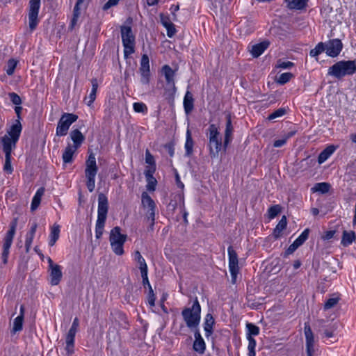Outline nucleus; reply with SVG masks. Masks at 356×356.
I'll return each instance as SVG.
<instances>
[{"label": "nucleus", "instance_id": "obj_1", "mask_svg": "<svg viewBox=\"0 0 356 356\" xmlns=\"http://www.w3.org/2000/svg\"><path fill=\"white\" fill-rule=\"evenodd\" d=\"M181 316L186 325L191 329L197 328L201 318V306L197 298H195L191 307H185L181 312Z\"/></svg>", "mask_w": 356, "mask_h": 356}, {"label": "nucleus", "instance_id": "obj_2", "mask_svg": "<svg viewBox=\"0 0 356 356\" xmlns=\"http://www.w3.org/2000/svg\"><path fill=\"white\" fill-rule=\"evenodd\" d=\"M108 210L107 197L104 193H99L98 195L97 220L95 225V235L97 239H99L103 234Z\"/></svg>", "mask_w": 356, "mask_h": 356}, {"label": "nucleus", "instance_id": "obj_3", "mask_svg": "<svg viewBox=\"0 0 356 356\" xmlns=\"http://www.w3.org/2000/svg\"><path fill=\"white\" fill-rule=\"evenodd\" d=\"M356 72L355 60H341L329 67L328 74L338 79Z\"/></svg>", "mask_w": 356, "mask_h": 356}, {"label": "nucleus", "instance_id": "obj_4", "mask_svg": "<svg viewBox=\"0 0 356 356\" xmlns=\"http://www.w3.org/2000/svg\"><path fill=\"white\" fill-rule=\"evenodd\" d=\"M141 198L142 204L146 209L145 219L146 222L149 223L147 231L152 232L154 230V225L155 223L156 204L152 198L146 192H143L142 193Z\"/></svg>", "mask_w": 356, "mask_h": 356}, {"label": "nucleus", "instance_id": "obj_5", "mask_svg": "<svg viewBox=\"0 0 356 356\" xmlns=\"http://www.w3.org/2000/svg\"><path fill=\"white\" fill-rule=\"evenodd\" d=\"M98 168L96 164V159L92 153L88 156L86 162L85 175L87 179L86 186L90 192H92L95 187V176L97 173Z\"/></svg>", "mask_w": 356, "mask_h": 356}, {"label": "nucleus", "instance_id": "obj_6", "mask_svg": "<svg viewBox=\"0 0 356 356\" xmlns=\"http://www.w3.org/2000/svg\"><path fill=\"white\" fill-rule=\"evenodd\" d=\"M120 232V227H115L111 229L109 237L112 250L117 255L124 254L123 245L127 238L126 234H122Z\"/></svg>", "mask_w": 356, "mask_h": 356}, {"label": "nucleus", "instance_id": "obj_7", "mask_svg": "<svg viewBox=\"0 0 356 356\" xmlns=\"http://www.w3.org/2000/svg\"><path fill=\"white\" fill-rule=\"evenodd\" d=\"M120 29L124 54L125 57H128L134 52L135 36L131 26H122Z\"/></svg>", "mask_w": 356, "mask_h": 356}, {"label": "nucleus", "instance_id": "obj_8", "mask_svg": "<svg viewBox=\"0 0 356 356\" xmlns=\"http://www.w3.org/2000/svg\"><path fill=\"white\" fill-rule=\"evenodd\" d=\"M17 225V218H14L10 224V229L7 232L3 239L2 260L4 264L8 262L10 248L12 245L13 240L15 234L16 227Z\"/></svg>", "mask_w": 356, "mask_h": 356}, {"label": "nucleus", "instance_id": "obj_9", "mask_svg": "<svg viewBox=\"0 0 356 356\" xmlns=\"http://www.w3.org/2000/svg\"><path fill=\"white\" fill-rule=\"evenodd\" d=\"M78 118L76 115L72 113H64L60 118L57 127L56 135L63 136L67 134L70 125Z\"/></svg>", "mask_w": 356, "mask_h": 356}, {"label": "nucleus", "instance_id": "obj_10", "mask_svg": "<svg viewBox=\"0 0 356 356\" xmlns=\"http://www.w3.org/2000/svg\"><path fill=\"white\" fill-rule=\"evenodd\" d=\"M227 252L229 256V270L231 274L232 282L235 284L239 272L238 255L232 246L228 248Z\"/></svg>", "mask_w": 356, "mask_h": 356}, {"label": "nucleus", "instance_id": "obj_11", "mask_svg": "<svg viewBox=\"0 0 356 356\" xmlns=\"http://www.w3.org/2000/svg\"><path fill=\"white\" fill-rule=\"evenodd\" d=\"M40 7V0L29 1V26L31 31L35 29L38 24V13Z\"/></svg>", "mask_w": 356, "mask_h": 356}, {"label": "nucleus", "instance_id": "obj_12", "mask_svg": "<svg viewBox=\"0 0 356 356\" xmlns=\"http://www.w3.org/2000/svg\"><path fill=\"white\" fill-rule=\"evenodd\" d=\"M140 73V82L144 85H148L149 82V60L146 54H143L141 58L140 67L139 69Z\"/></svg>", "mask_w": 356, "mask_h": 356}, {"label": "nucleus", "instance_id": "obj_13", "mask_svg": "<svg viewBox=\"0 0 356 356\" xmlns=\"http://www.w3.org/2000/svg\"><path fill=\"white\" fill-rule=\"evenodd\" d=\"M342 47V42L339 39L330 40L325 44L326 54L329 56L333 58L337 56L340 54Z\"/></svg>", "mask_w": 356, "mask_h": 356}, {"label": "nucleus", "instance_id": "obj_14", "mask_svg": "<svg viewBox=\"0 0 356 356\" xmlns=\"http://www.w3.org/2000/svg\"><path fill=\"white\" fill-rule=\"evenodd\" d=\"M304 331L306 339V350L307 356H312L314 351V337L311 327L308 323H305Z\"/></svg>", "mask_w": 356, "mask_h": 356}, {"label": "nucleus", "instance_id": "obj_15", "mask_svg": "<svg viewBox=\"0 0 356 356\" xmlns=\"http://www.w3.org/2000/svg\"><path fill=\"white\" fill-rule=\"evenodd\" d=\"M234 131V127L232 123L231 115L227 114L226 115V127L225 130V136H224V142H223V149L225 151L229 143L232 140V134Z\"/></svg>", "mask_w": 356, "mask_h": 356}, {"label": "nucleus", "instance_id": "obj_16", "mask_svg": "<svg viewBox=\"0 0 356 356\" xmlns=\"http://www.w3.org/2000/svg\"><path fill=\"white\" fill-rule=\"evenodd\" d=\"M159 16L162 25L167 29V35L169 38H172L176 33L175 25L171 22L168 16L163 13H161Z\"/></svg>", "mask_w": 356, "mask_h": 356}, {"label": "nucleus", "instance_id": "obj_17", "mask_svg": "<svg viewBox=\"0 0 356 356\" xmlns=\"http://www.w3.org/2000/svg\"><path fill=\"white\" fill-rule=\"evenodd\" d=\"M49 276H50V284L53 286L58 285L63 277V273L61 271V267L58 266H55L54 268L49 269Z\"/></svg>", "mask_w": 356, "mask_h": 356}, {"label": "nucleus", "instance_id": "obj_18", "mask_svg": "<svg viewBox=\"0 0 356 356\" xmlns=\"http://www.w3.org/2000/svg\"><path fill=\"white\" fill-rule=\"evenodd\" d=\"M3 145V151L5 155L11 154L12 150L15 148L17 141L10 138L8 135H5L1 138Z\"/></svg>", "mask_w": 356, "mask_h": 356}, {"label": "nucleus", "instance_id": "obj_19", "mask_svg": "<svg viewBox=\"0 0 356 356\" xmlns=\"http://www.w3.org/2000/svg\"><path fill=\"white\" fill-rule=\"evenodd\" d=\"M269 44L270 42L268 41H263L260 43L252 45L250 50L251 54L254 58L259 57L268 47Z\"/></svg>", "mask_w": 356, "mask_h": 356}, {"label": "nucleus", "instance_id": "obj_20", "mask_svg": "<svg viewBox=\"0 0 356 356\" xmlns=\"http://www.w3.org/2000/svg\"><path fill=\"white\" fill-rule=\"evenodd\" d=\"M162 70L164 73L165 78L167 83L168 84L171 85V86L172 88L173 92L175 93L176 91V87L175 85V80H174L175 72L172 70V68L169 65H165L163 67Z\"/></svg>", "mask_w": 356, "mask_h": 356}, {"label": "nucleus", "instance_id": "obj_21", "mask_svg": "<svg viewBox=\"0 0 356 356\" xmlns=\"http://www.w3.org/2000/svg\"><path fill=\"white\" fill-rule=\"evenodd\" d=\"M22 127L19 120H16V122L13 124L10 129L8 131V136L14 140L18 141L22 132Z\"/></svg>", "mask_w": 356, "mask_h": 356}, {"label": "nucleus", "instance_id": "obj_22", "mask_svg": "<svg viewBox=\"0 0 356 356\" xmlns=\"http://www.w3.org/2000/svg\"><path fill=\"white\" fill-rule=\"evenodd\" d=\"M76 332L68 331L65 336V350L68 355H72L74 353V339Z\"/></svg>", "mask_w": 356, "mask_h": 356}, {"label": "nucleus", "instance_id": "obj_23", "mask_svg": "<svg viewBox=\"0 0 356 356\" xmlns=\"http://www.w3.org/2000/svg\"><path fill=\"white\" fill-rule=\"evenodd\" d=\"M78 148L76 147L72 146V145L69 144L65 149L62 158L63 163H72L73 161V156Z\"/></svg>", "mask_w": 356, "mask_h": 356}, {"label": "nucleus", "instance_id": "obj_24", "mask_svg": "<svg viewBox=\"0 0 356 356\" xmlns=\"http://www.w3.org/2000/svg\"><path fill=\"white\" fill-rule=\"evenodd\" d=\"M290 10H303L307 6L308 0H285Z\"/></svg>", "mask_w": 356, "mask_h": 356}, {"label": "nucleus", "instance_id": "obj_25", "mask_svg": "<svg viewBox=\"0 0 356 356\" xmlns=\"http://www.w3.org/2000/svg\"><path fill=\"white\" fill-rule=\"evenodd\" d=\"M209 148L210 156L211 158H217L218 156V154L223 147V144L221 140L218 141H210L209 142Z\"/></svg>", "mask_w": 356, "mask_h": 356}, {"label": "nucleus", "instance_id": "obj_26", "mask_svg": "<svg viewBox=\"0 0 356 356\" xmlns=\"http://www.w3.org/2000/svg\"><path fill=\"white\" fill-rule=\"evenodd\" d=\"M184 108L186 114H189L194 108V99L192 93L187 91L184 98Z\"/></svg>", "mask_w": 356, "mask_h": 356}, {"label": "nucleus", "instance_id": "obj_27", "mask_svg": "<svg viewBox=\"0 0 356 356\" xmlns=\"http://www.w3.org/2000/svg\"><path fill=\"white\" fill-rule=\"evenodd\" d=\"M215 323V320L211 314H207L205 317L204 323V330L205 331V336L210 337L213 333V326Z\"/></svg>", "mask_w": 356, "mask_h": 356}, {"label": "nucleus", "instance_id": "obj_28", "mask_svg": "<svg viewBox=\"0 0 356 356\" xmlns=\"http://www.w3.org/2000/svg\"><path fill=\"white\" fill-rule=\"evenodd\" d=\"M336 150L334 145H329L325 149H323L318 157V163L321 164L324 163Z\"/></svg>", "mask_w": 356, "mask_h": 356}, {"label": "nucleus", "instance_id": "obj_29", "mask_svg": "<svg viewBox=\"0 0 356 356\" xmlns=\"http://www.w3.org/2000/svg\"><path fill=\"white\" fill-rule=\"evenodd\" d=\"M70 137L74 143L72 146L76 147V148H79L81 146L85 139L83 135L79 129L72 131L70 133Z\"/></svg>", "mask_w": 356, "mask_h": 356}, {"label": "nucleus", "instance_id": "obj_30", "mask_svg": "<svg viewBox=\"0 0 356 356\" xmlns=\"http://www.w3.org/2000/svg\"><path fill=\"white\" fill-rule=\"evenodd\" d=\"M286 217L283 216L273 230V236L275 238H278L282 236V231L286 229Z\"/></svg>", "mask_w": 356, "mask_h": 356}, {"label": "nucleus", "instance_id": "obj_31", "mask_svg": "<svg viewBox=\"0 0 356 356\" xmlns=\"http://www.w3.org/2000/svg\"><path fill=\"white\" fill-rule=\"evenodd\" d=\"M207 134L209 137V142L222 140L218 127L214 124H210L208 129Z\"/></svg>", "mask_w": 356, "mask_h": 356}, {"label": "nucleus", "instance_id": "obj_32", "mask_svg": "<svg viewBox=\"0 0 356 356\" xmlns=\"http://www.w3.org/2000/svg\"><path fill=\"white\" fill-rule=\"evenodd\" d=\"M356 238L355 233L353 231L348 232L343 231L342 234V238L341 243L343 246H348L350 245Z\"/></svg>", "mask_w": 356, "mask_h": 356}, {"label": "nucleus", "instance_id": "obj_33", "mask_svg": "<svg viewBox=\"0 0 356 356\" xmlns=\"http://www.w3.org/2000/svg\"><path fill=\"white\" fill-rule=\"evenodd\" d=\"M44 193V188H40L35 195L33 197L31 209L32 211H35L38 209L39 207L40 202H41V197L43 195Z\"/></svg>", "mask_w": 356, "mask_h": 356}, {"label": "nucleus", "instance_id": "obj_34", "mask_svg": "<svg viewBox=\"0 0 356 356\" xmlns=\"http://www.w3.org/2000/svg\"><path fill=\"white\" fill-rule=\"evenodd\" d=\"M60 234V226L58 225L54 224L51 229V233L49 235V244L50 246H53L56 241L59 238Z\"/></svg>", "mask_w": 356, "mask_h": 356}, {"label": "nucleus", "instance_id": "obj_35", "mask_svg": "<svg viewBox=\"0 0 356 356\" xmlns=\"http://www.w3.org/2000/svg\"><path fill=\"white\" fill-rule=\"evenodd\" d=\"M330 184L327 182L316 183L312 188V192H320L323 194L327 193L330 189Z\"/></svg>", "mask_w": 356, "mask_h": 356}, {"label": "nucleus", "instance_id": "obj_36", "mask_svg": "<svg viewBox=\"0 0 356 356\" xmlns=\"http://www.w3.org/2000/svg\"><path fill=\"white\" fill-rule=\"evenodd\" d=\"M80 16V7L74 6L73 10V16L69 25V29L72 31L77 24L78 19Z\"/></svg>", "mask_w": 356, "mask_h": 356}, {"label": "nucleus", "instance_id": "obj_37", "mask_svg": "<svg viewBox=\"0 0 356 356\" xmlns=\"http://www.w3.org/2000/svg\"><path fill=\"white\" fill-rule=\"evenodd\" d=\"M193 140L191 137V134L190 130H187L186 131V140L185 143V149L186 155L189 156L193 152Z\"/></svg>", "mask_w": 356, "mask_h": 356}, {"label": "nucleus", "instance_id": "obj_38", "mask_svg": "<svg viewBox=\"0 0 356 356\" xmlns=\"http://www.w3.org/2000/svg\"><path fill=\"white\" fill-rule=\"evenodd\" d=\"M193 350L199 354H203L206 349V344L203 340H195L193 344Z\"/></svg>", "mask_w": 356, "mask_h": 356}, {"label": "nucleus", "instance_id": "obj_39", "mask_svg": "<svg viewBox=\"0 0 356 356\" xmlns=\"http://www.w3.org/2000/svg\"><path fill=\"white\" fill-rule=\"evenodd\" d=\"M247 339L248 341V356H255V347H256V341L251 336H247Z\"/></svg>", "mask_w": 356, "mask_h": 356}, {"label": "nucleus", "instance_id": "obj_40", "mask_svg": "<svg viewBox=\"0 0 356 356\" xmlns=\"http://www.w3.org/2000/svg\"><path fill=\"white\" fill-rule=\"evenodd\" d=\"M24 318L22 316L16 317L13 322V332L14 333L22 330Z\"/></svg>", "mask_w": 356, "mask_h": 356}, {"label": "nucleus", "instance_id": "obj_41", "mask_svg": "<svg viewBox=\"0 0 356 356\" xmlns=\"http://www.w3.org/2000/svg\"><path fill=\"white\" fill-rule=\"evenodd\" d=\"M246 327L248 329L247 336H257L259 334V327L251 323H248L246 324Z\"/></svg>", "mask_w": 356, "mask_h": 356}, {"label": "nucleus", "instance_id": "obj_42", "mask_svg": "<svg viewBox=\"0 0 356 356\" xmlns=\"http://www.w3.org/2000/svg\"><path fill=\"white\" fill-rule=\"evenodd\" d=\"M325 51V44L323 42H319L314 49H312L309 52V55L312 57H315L321 54L322 52Z\"/></svg>", "mask_w": 356, "mask_h": 356}, {"label": "nucleus", "instance_id": "obj_43", "mask_svg": "<svg viewBox=\"0 0 356 356\" xmlns=\"http://www.w3.org/2000/svg\"><path fill=\"white\" fill-rule=\"evenodd\" d=\"M17 65V60L11 58L7 63L6 73L8 75L11 76L14 74L15 69Z\"/></svg>", "mask_w": 356, "mask_h": 356}, {"label": "nucleus", "instance_id": "obj_44", "mask_svg": "<svg viewBox=\"0 0 356 356\" xmlns=\"http://www.w3.org/2000/svg\"><path fill=\"white\" fill-rule=\"evenodd\" d=\"M281 212V207L279 204H275L270 207L268 210V217L270 219L274 218L276 216H277Z\"/></svg>", "mask_w": 356, "mask_h": 356}, {"label": "nucleus", "instance_id": "obj_45", "mask_svg": "<svg viewBox=\"0 0 356 356\" xmlns=\"http://www.w3.org/2000/svg\"><path fill=\"white\" fill-rule=\"evenodd\" d=\"M293 77V74L290 72H285L280 74L277 79V83L284 85L289 82L291 79Z\"/></svg>", "mask_w": 356, "mask_h": 356}, {"label": "nucleus", "instance_id": "obj_46", "mask_svg": "<svg viewBox=\"0 0 356 356\" xmlns=\"http://www.w3.org/2000/svg\"><path fill=\"white\" fill-rule=\"evenodd\" d=\"M286 113V110L284 108H280L274 112H273L270 115H268V119L269 120H274L275 118H280L285 115Z\"/></svg>", "mask_w": 356, "mask_h": 356}, {"label": "nucleus", "instance_id": "obj_47", "mask_svg": "<svg viewBox=\"0 0 356 356\" xmlns=\"http://www.w3.org/2000/svg\"><path fill=\"white\" fill-rule=\"evenodd\" d=\"M309 233V229H306L302 232V234L295 241L298 245L300 246L305 243V241L308 238Z\"/></svg>", "mask_w": 356, "mask_h": 356}, {"label": "nucleus", "instance_id": "obj_48", "mask_svg": "<svg viewBox=\"0 0 356 356\" xmlns=\"http://www.w3.org/2000/svg\"><path fill=\"white\" fill-rule=\"evenodd\" d=\"M133 108L136 113H146L147 111V106L143 102H136L133 105Z\"/></svg>", "mask_w": 356, "mask_h": 356}, {"label": "nucleus", "instance_id": "obj_49", "mask_svg": "<svg viewBox=\"0 0 356 356\" xmlns=\"http://www.w3.org/2000/svg\"><path fill=\"white\" fill-rule=\"evenodd\" d=\"M3 170L9 174L12 173L13 168L11 165V154L5 155Z\"/></svg>", "mask_w": 356, "mask_h": 356}, {"label": "nucleus", "instance_id": "obj_50", "mask_svg": "<svg viewBox=\"0 0 356 356\" xmlns=\"http://www.w3.org/2000/svg\"><path fill=\"white\" fill-rule=\"evenodd\" d=\"M339 298H329L324 304V309L327 310L334 307L339 302Z\"/></svg>", "mask_w": 356, "mask_h": 356}, {"label": "nucleus", "instance_id": "obj_51", "mask_svg": "<svg viewBox=\"0 0 356 356\" xmlns=\"http://www.w3.org/2000/svg\"><path fill=\"white\" fill-rule=\"evenodd\" d=\"M146 180H147V189L149 191H155V188H156V184H157V181L156 179H155V177H147L146 178Z\"/></svg>", "mask_w": 356, "mask_h": 356}, {"label": "nucleus", "instance_id": "obj_52", "mask_svg": "<svg viewBox=\"0 0 356 356\" xmlns=\"http://www.w3.org/2000/svg\"><path fill=\"white\" fill-rule=\"evenodd\" d=\"M294 65L293 63L291 61H282V60H278L276 67L282 68V69H289Z\"/></svg>", "mask_w": 356, "mask_h": 356}, {"label": "nucleus", "instance_id": "obj_53", "mask_svg": "<svg viewBox=\"0 0 356 356\" xmlns=\"http://www.w3.org/2000/svg\"><path fill=\"white\" fill-rule=\"evenodd\" d=\"M8 96L10 97L12 103L16 106L20 105L22 104L21 97L16 94L15 92H10L8 93Z\"/></svg>", "mask_w": 356, "mask_h": 356}, {"label": "nucleus", "instance_id": "obj_54", "mask_svg": "<svg viewBox=\"0 0 356 356\" xmlns=\"http://www.w3.org/2000/svg\"><path fill=\"white\" fill-rule=\"evenodd\" d=\"M34 236L35 235L29 234V233L26 234V240H25V248H26V252H29L31 249V244H32L33 240L34 238Z\"/></svg>", "mask_w": 356, "mask_h": 356}, {"label": "nucleus", "instance_id": "obj_55", "mask_svg": "<svg viewBox=\"0 0 356 356\" xmlns=\"http://www.w3.org/2000/svg\"><path fill=\"white\" fill-rule=\"evenodd\" d=\"M155 300H156V297L154 293L153 289L152 287H149L148 297H147V301H148L149 305L151 307H154L155 305Z\"/></svg>", "mask_w": 356, "mask_h": 356}, {"label": "nucleus", "instance_id": "obj_56", "mask_svg": "<svg viewBox=\"0 0 356 356\" xmlns=\"http://www.w3.org/2000/svg\"><path fill=\"white\" fill-rule=\"evenodd\" d=\"M145 162L149 165H155L154 158L148 149L145 152Z\"/></svg>", "mask_w": 356, "mask_h": 356}, {"label": "nucleus", "instance_id": "obj_57", "mask_svg": "<svg viewBox=\"0 0 356 356\" xmlns=\"http://www.w3.org/2000/svg\"><path fill=\"white\" fill-rule=\"evenodd\" d=\"M140 273H141V277L143 279V284L144 287H146V286H148V289L149 287H152L150 285V283L149 282V280H148L147 270L142 271Z\"/></svg>", "mask_w": 356, "mask_h": 356}, {"label": "nucleus", "instance_id": "obj_58", "mask_svg": "<svg viewBox=\"0 0 356 356\" xmlns=\"http://www.w3.org/2000/svg\"><path fill=\"white\" fill-rule=\"evenodd\" d=\"M120 0H108L103 6V9L106 10L109 9L111 7L114 6L118 4Z\"/></svg>", "mask_w": 356, "mask_h": 356}, {"label": "nucleus", "instance_id": "obj_59", "mask_svg": "<svg viewBox=\"0 0 356 356\" xmlns=\"http://www.w3.org/2000/svg\"><path fill=\"white\" fill-rule=\"evenodd\" d=\"M140 272L147 270V266L144 258L138 260Z\"/></svg>", "mask_w": 356, "mask_h": 356}, {"label": "nucleus", "instance_id": "obj_60", "mask_svg": "<svg viewBox=\"0 0 356 356\" xmlns=\"http://www.w3.org/2000/svg\"><path fill=\"white\" fill-rule=\"evenodd\" d=\"M300 246L298 245V244L296 243V241H294L291 245H290V246L288 248V249L286 250V254H292L293 252L296 251V250L299 248Z\"/></svg>", "mask_w": 356, "mask_h": 356}, {"label": "nucleus", "instance_id": "obj_61", "mask_svg": "<svg viewBox=\"0 0 356 356\" xmlns=\"http://www.w3.org/2000/svg\"><path fill=\"white\" fill-rule=\"evenodd\" d=\"M79 326V319L77 318H75L74 319L72 326L69 330L74 332H77Z\"/></svg>", "mask_w": 356, "mask_h": 356}, {"label": "nucleus", "instance_id": "obj_62", "mask_svg": "<svg viewBox=\"0 0 356 356\" xmlns=\"http://www.w3.org/2000/svg\"><path fill=\"white\" fill-rule=\"evenodd\" d=\"M179 9V5H172L170 10L171 11V13L172 15V20L174 21H176L177 20V15H176V12H177Z\"/></svg>", "mask_w": 356, "mask_h": 356}, {"label": "nucleus", "instance_id": "obj_63", "mask_svg": "<svg viewBox=\"0 0 356 356\" xmlns=\"http://www.w3.org/2000/svg\"><path fill=\"white\" fill-rule=\"evenodd\" d=\"M286 143V140L283 137L282 139L276 140L274 141L273 146L275 147H280L285 145Z\"/></svg>", "mask_w": 356, "mask_h": 356}, {"label": "nucleus", "instance_id": "obj_64", "mask_svg": "<svg viewBox=\"0 0 356 356\" xmlns=\"http://www.w3.org/2000/svg\"><path fill=\"white\" fill-rule=\"evenodd\" d=\"M155 172V165L145 170V177L147 178V177H153V174Z\"/></svg>", "mask_w": 356, "mask_h": 356}]
</instances>
